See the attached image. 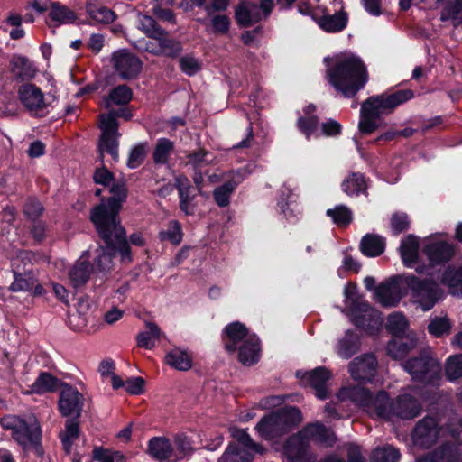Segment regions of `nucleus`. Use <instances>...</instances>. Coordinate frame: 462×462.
<instances>
[{
	"label": "nucleus",
	"mask_w": 462,
	"mask_h": 462,
	"mask_svg": "<svg viewBox=\"0 0 462 462\" xmlns=\"http://www.w3.org/2000/svg\"><path fill=\"white\" fill-rule=\"evenodd\" d=\"M149 454L160 461L172 458L173 447L169 439L162 437L152 438L148 445Z\"/></svg>",
	"instance_id": "35"
},
{
	"label": "nucleus",
	"mask_w": 462,
	"mask_h": 462,
	"mask_svg": "<svg viewBox=\"0 0 462 462\" xmlns=\"http://www.w3.org/2000/svg\"><path fill=\"white\" fill-rule=\"evenodd\" d=\"M109 234L111 236L110 243L102 237L106 244V248L100 247L97 250L98 254L95 260L96 269L100 273L108 272L112 268V258L116 252H119L121 254L122 261L125 262L131 260L129 246L125 237V231L124 230L122 242L117 241L116 237V231L111 225L109 226Z\"/></svg>",
	"instance_id": "14"
},
{
	"label": "nucleus",
	"mask_w": 462,
	"mask_h": 462,
	"mask_svg": "<svg viewBox=\"0 0 462 462\" xmlns=\"http://www.w3.org/2000/svg\"><path fill=\"white\" fill-rule=\"evenodd\" d=\"M325 62L328 82L345 97L355 96L365 85L366 69L358 57L345 53L333 59L325 58Z\"/></svg>",
	"instance_id": "4"
},
{
	"label": "nucleus",
	"mask_w": 462,
	"mask_h": 462,
	"mask_svg": "<svg viewBox=\"0 0 462 462\" xmlns=\"http://www.w3.org/2000/svg\"><path fill=\"white\" fill-rule=\"evenodd\" d=\"M316 107L313 105H309L303 109V116L298 119V127L307 138L311 135H319L318 118L313 115Z\"/></svg>",
	"instance_id": "34"
},
{
	"label": "nucleus",
	"mask_w": 462,
	"mask_h": 462,
	"mask_svg": "<svg viewBox=\"0 0 462 462\" xmlns=\"http://www.w3.org/2000/svg\"><path fill=\"white\" fill-rule=\"evenodd\" d=\"M161 330L153 323H146V329L137 336V344L139 346L152 349L155 346L156 341L160 338Z\"/></svg>",
	"instance_id": "42"
},
{
	"label": "nucleus",
	"mask_w": 462,
	"mask_h": 462,
	"mask_svg": "<svg viewBox=\"0 0 462 462\" xmlns=\"http://www.w3.org/2000/svg\"><path fill=\"white\" fill-rule=\"evenodd\" d=\"M342 189L349 196L359 195L366 189L364 176L360 173H352L342 182Z\"/></svg>",
	"instance_id": "45"
},
{
	"label": "nucleus",
	"mask_w": 462,
	"mask_h": 462,
	"mask_svg": "<svg viewBox=\"0 0 462 462\" xmlns=\"http://www.w3.org/2000/svg\"><path fill=\"white\" fill-rule=\"evenodd\" d=\"M337 399L340 402L349 399L363 407L371 416L391 421L395 419L411 420L421 411L419 401L408 393L391 399L386 392L381 391L373 398L364 387H344L337 393Z\"/></svg>",
	"instance_id": "1"
},
{
	"label": "nucleus",
	"mask_w": 462,
	"mask_h": 462,
	"mask_svg": "<svg viewBox=\"0 0 462 462\" xmlns=\"http://www.w3.org/2000/svg\"><path fill=\"white\" fill-rule=\"evenodd\" d=\"M401 453L392 445L378 447L373 450L371 462H399Z\"/></svg>",
	"instance_id": "44"
},
{
	"label": "nucleus",
	"mask_w": 462,
	"mask_h": 462,
	"mask_svg": "<svg viewBox=\"0 0 462 462\" xmlns=\"http://www.w3.org/2000/svg\"><path fill=\"white\" fill-rule=\"evenodd\" d=\"M111 60L115 71L123 79H134L142 69L141 60L126 50L114 52Z\"/></svg>",
	"instance_id": "19"
},
{
	"label": "nucleus",
	"mask_w": 462,
	"mask_h": 462,
	"mask_svg": "<svg viewBox=\"0 0 462 462\" xmlns=\"http://www.w3.org/2000/svg\"><path fill=\"white\" fill-rule=\"evenodd\" d=\"M10 71L16 79L30 80L38 70L33 62L22 55H14L10 60Z\"/></svg>",
	"instance_id": "28"
},
{
	"label": "nucleus",
	"mask_w": 462,
	"mask_h": 462,
	"mask_svg": "<svg viewBox=\"0 0 462 462\" xmlns=\"http://www.w3.org/2000/svg\"><path fill=\"white\" fill-rule=\"evenodd\" d=\"M28 253L21 252L12 260V271L14 276V282L10 285L13 291H26L34 287L35 280L31 272H21L20 263L27 258Z\"/></svg>",
	"instance_id": "25"
},
{
	"label": "nucleus",
	"mask_w": 462,
	"mask_h": 462,
	"mask_svg": "<svg viewBox=\"0 0 462 462\" xmlns=\"http://www.w3.org/2000/svg\"><path fill=\"white\" fill-rule=\"evenodd\" d=\"M451 323L449 319L444 317H435L430 319L428 325L430 334L436 337H440L450 333Z\"/></svg>",
	"instance_id": "52"
},
{
	"label": "nucleus",
	"mask_w": 462,
	"mask_h": 462,
	"mask_svg": "<svg viewBox=\"0 0 462 462\" xmlns=\"http://www.w3.org/2000/svg\"><path fill=\"white\" fill-rule=\"evenodd\" d=\"M358 337L354 333L347 332L338 343L337 354L347 359L358 350Z\"/></svg>",
	"instance_id": "47"
},
{
	"label": "nucleus",
	"mask_w": 462,
	"mask_h": 462,
	"mask_svg": "<svg viewBox=\"0 0 462 462\" xmlns=\"http://www.w3.org/2000/svg\"><path fill=\"white\" fill-rule=\"evenodd\" d=\"M336 439L334 432L320 422L309 424L286 441L283 448L285 462H312L314 457L309 450L310 442L317 441L325 446H332Z\"/></svg>",
	"instance_id": "6"
},
{
	"label": "nucleus",
	"mask_w": 462,
	"mask_h": 462,
	"mask_svg": "<svg viewBox=\"0 0 462 462\" xmlns=\"http://www.w3.org/2000/svg\"><path fill=\"white\" fill-rule=\"evenodd\" d=\"M273 7V0H262L260 5L253 1L245 0L236 7V18L239 24L250 26L269 16Z\"/></svg>",
	"instance_id": "17"
},
{
	"label": "nucleus",
	"mask_w": 462,
	"mask_h": 462,
	"mask_svg": "<svg viewBox=\"0 0 462 462\" xmlns=\"http://www.w3.org/2000/svg\"><path fill=\"white\" fill-rule=\"evenodd\" d=\"M248 173L245 170L230 172L226 178V182L217 187L213 193L214 199L219 207H226L229 204L230 196Z\"/></svg>",
	"instance_id": "24"
},
{
	"label": "nucleus",
	"mask_w": 462,
	"mask_h": 462,
	"mask_svg": "<svg viewBox=\"0 0 462 462\" xmlns=\"http://www.w3.org/2000/svg\"><path fill=\"white\" fill-rule=\"evenodd\" d=\"M327 215L339 226H345L352 221V212L348 208L343 205L328 209Z\"/></svg>",
	"instance_id": "53"
},
{
	"label": "nucleus",
	"mask_w": 462,
	"mask_h": 462,
	"mask_svg": "<svg viewBox=\"0 0 462 462\" xmlns=\"http://www.w3.org/2000/svg\"><path fill=\"white\" fill-rule=\"evenodd\" d=\"M154 41H159L160 54L173 56L180 51V44L179 42L168 38L165 31L162 30L159 35L153 38Z\"/></svg>",
	"instance_id": "49"
},
{
	"label": "nucleus",
	"mask_w": 462,
	"mask_h": 462,
	"mask_svg": "<svg viewBox=\"0 0 462 462\" xmlns=\"http://www.w3.org/2000/svg\"><path fill=\"white\" fill-rule=\"evenodd\" d=\"M91 269L88 264V251H85L80 258L69 271V278L74 287L84 285L89 279Z\"/></svg>",
	"instance_id": "31"
},
{
	"label": "nucleus",
	"mask_w": 462,
	"mask_h": 462,
	"mask_svg": "<svg viewBox=\"0 0 462 462\" xmlns=\"http://www.w3.org/2000/svg\"><path fill=\"white\" fill-rule=\"evenodd\" d=\"M18 98L30 115L34 116L47 115L51 106V97L45 96L39 87L32 83L19 87Z\"/></svg>",
	"instance_id": "13"
},
{
	"label": "nucleus",
	"mask_w": 462,
	"mask_h": 462,
	"mask_svg": "<svg viewBox=\"0 0 462 462\" xmlns=\"http://www.w3.org/2000/svg\"><path fill=\"white\" fill-rule=\"evenodd\" d=\"M410 220L406 213L396 212L391 217V228L395 235L409 228Z\"/></svg>",
	"instance_id": "60"
},
{
	"label": "nucleus",
	"mask_w": 462,
	"mask_h": 462,
	"mask_svg": "<svg viewBox=\"0 0 462 462\" xmlns=\"http://www.w3.org/2000/svg\"><path fill=\"white\" fill-rule=\"evenodd\" d=\"M442 21L452 20L454 26H462V0L444 8L441 13Z\"/></svg>",
	"instance_id": "55"
},
{
	"label": "nucleus",
	"mask_w": 462,
	"mask_h": 462,
	"mask_svg": "<svg viewBox=\"0 0 462 462\" xmlns=\"http://www.w3.org/2000/svg\"><path fill=\"white\" fill-rule=\"evenodd\" d=\"M405 283L402 276H394L381 283L374 290V300L383 307H394L402 300L403 293L402 283Z\"/></svg>",
	"instance_id": "18"
},
{
	"label": "nucleus",
	"mask_w": 462,
	"mask_h": 462,
	"mask_svg": "<svg viewBox=\"0 0 462 462\" xmlns=\"http://www.w3.org/2000/svg\"><path fill=\"white\" fill-rule=\"evenodd\" d=\"M93 457L99 462H122L124 460V456L120 452L100 448L94 449Z\"/></svg>",
	"instance_id": "58"
},
{
	"label": "nucleus",
	"mask_w": 462,
	"mask_h": 462,
	"mask_svg": "<svg viewBox=\"0 0 462 462\" xmlns=\"http://www.w3.org/2000/svg\"><path fill=\"white\" fill-rule=\"evenodd\" d=\"M376 370L377 360L372 354L357 356L349 364V373L352 378L359 383L370 382Z\"/></svg>",
	"instance_id": "22"
},
{
	"label": "nucleus",
	"mask_w": 462,
	"mask_h": 462,
	"mask_svg": "<svg viewBox=\"0 0 462 462\" xmlns=\"http://www.w3.org/2000/svg\"><path fill=\"white\" fill-rule=\"evenodd\" d=\"M450 437L459 444H462V420L454 418L448 426Z\"/></svg>",
	"instance_id": "64"
},
{
	"label": "nucleus",
	"mask_w": 462,
	"mask_h": 462,
	"mask_svg": "<svg viewBox=\"0 0 462 462\" xmlns=\"http://www.w3.org/2000/svg\"><path fill=\"white\" fill-rule=\"evenodd\" d=\"M445 432L435 418L428 416L418 421L412 431L411 439L415 446L429 448L443 437Z\"/></svg>",
	"instance_id": "16"
},
{
	"label": "nucleus",
	"mask_w": 462,
	"mask_h": 462,
	"mask_svg": "<svg viewBox=\"0 0 462 462\" xmlns=\"http://www.w3.org/2000/svg\"><path fill=\"white\" fill-rule=\"evenodd\" d=\"M144 380L142 377H133L125 382V391L131 394L138 395L143 393Z\"/></svg>",
	"instance_id": "63"
},
{
	"label": "nucleus",
	"mask_w": 462,
	"mask_h": 462,
	"mask_svg": "<svg viewBox=\"0 0 462 462\" xmlns=\"http://www.w3.org/2000/svg\"><path fill=\"white\" fill-rule=\"evenodd\" d=\"M79 423L75 420H67L65 430L60 433V439L66 453L71 452L74 441L79 438Z\"/></svg>",
	"instance_id": "46"
},
{
	"label": "nucleus",
	"mask_w": 462,
	"mask_h": 462,
	"mask_svg": "<svg viewBox=\"0 0 462 462\" xmlns=\"http://www.w3.org/2000/svg\"><path fill=\"white\" fill-rule=\"evenodd\" d=\"M173 150V143L166 138L158 140L154 152L153 160L155 163L164 164L168 162V158Z\"/></svg>",
	"instance_id": "54"
},
{
	"label": "nucleus",
	"mask_w": 462,
	"mask_h": 462,
	"mask_svg": "<svg viewBox=\"0 0 462 462\" xmlns=\"http://www.w3.org/2000/svg\"><path fill=\"white\" fill-rule=\"evenodd\" d=\"M3 429L10 430L13 439L24 448L37 447L41 440V427L33 415L19 417L6 415L0 420Z\"/></svg>",
	"instance_id": "9"
},
{
	"label": "nucleus",
	"mask_w": 462,
	"mask_h": 462,
	"mask_svg": "<svg viewBox=\"0 0 462 462\" xmlns=\"http://www.w3.org/2000/svg\"><path fill=\"white\" fill-rule=\"evenodd\" d=\"M138 28L149 38L152 39L156 35H159L162 31L151 16L143 14H139L138 16Z\"/></svg>",
	"instance_id": "56"
},
{
	"label": "nucleus",
	"mask_w": 462,
	"mask_h": 462,
	"mask_svg": "<svg viewBox=\"0 0 462 462\" xmlns=\"http://www.w3.org/2000/svg\"><path fill=\"white\" fill-rule=\"evenodd\" d=\"M362 253L369 257L382 254L385 248V240L383 236L374 234L365 235L360 243Z\"/></svg>",
	"instance_id": "36"
},
{
	"label": "nucleus",
	"mask_w": 462,
	"mask_h": 462,
	"mask_svg": "<svg viewBox=\"0 0 462 462\" xmlns=\"http://www.w3.org/2000/svg\"><path fill=\"white\" fill-rule=\"evenodd\" d=\"M86 12L91 23L95 24H108L116 18L114 11L102 5L98 0H87Z\"/></svg>",
	"instance_id": "30"
},
{
	"label": "nucleus",
	"mask_w": 462,
	"mask_h": 462,
	"mask_svg": "<svg viewBox=\"0 0 462 462\" xmlns=\"http://www.w3.org/2000/svg\"><path fill=\"white\" fill-rule=\"evenodd\" d=\"M413 97L409 89L383 93L367 98L361 106L358 127L363 134H371L383 125V116Z\"/></svg>",
	"instance_id": "5"
},
{
	"label": "nucleus",
	"mask_w": 462,
	"mask_h": 462,
	"mask_svg": "<svg viewBox=\"0 0 462 462\" xmlns=\"http://www.w3.org/2000/svg\"><path fill=\"white\" fill-rule=\"evenodd\" d=\"M347 17L343 12L323 15L318 21L319 26L328 32H340L345 29Z\"/></svg>",
	"instance_id": "37"
},
{
	"label": "nucleus",
	"mask_w": 462,
	"mask_h": 462,
	"mask_svg": "<svg viewBox=\"0 0 462 462\" xmlns=\"http://www.w3.org/2000/svg\"><path fill=\"white\" fill-rule=\"evenodd\" d=\"M181 70L189 76L195 75L201 69V62L191 55H185L180 60Z\"/></svg>",
	"instance_id": "59"
},
{
	"label": "nucleus",
	"mask_w": 462,
	"mask_h": 462,
	"mask_svg": "<svg viewBox=\"0 0 462 462\" xmlns=\"http://www.w3.org/2000/svg\"><path fill=\"white\" fill-rule=\"evenodd\" d=\"M405 283L411 291V298L422 310H430L439 300V289L436 282L420 281L411 275L405 277Z\"/></svg>",
	"instance_id": "15"
},
{
	"label": "nucleus",
	"mask_w": 462,
	"mask_h": 462,
	"mask_svg": "<svg viewBox=\"0 0 462 462\" xmlns=\"http://www.w3.org/2000/svg\"><path fill=\"white\" fill-rule=\"evenodd\" d=\"M160 236L162 240H169L174 245L180 244L182 239L180 224L177 221H171L168 229L162 231Z\"/></svg>",
	"instance_id": "57"
},
{
	"label": "nucleus",
	"mask_w": 462,
	"mask_h": 462,
	"mask_svg": "<svg viewBox=\"0 0 462 462\" xmlns=\"http://www.w3.org/2000/svg\"><path fill=\"white\" fill-rule=\"evenodd\" d=\"M49 15L51 20L63 24L73 23L78 19L74 11L60 3L51 5Z\"/></svg>",
	"instance_id": "41"
},
{
	"label": "nucleus",
	"mask_w": 462,
	"mask_h": 462,
	"mask_svg": "<svg viewBox=\"0 0 462 462\" xmlns=\"http://www.w3.org/2000/svg\"><path fill=\"white\" fill-rule=\"evenodd\" d=\"M459 457L460 452L457 447L445 444L417 458L416 462H457Z\"/></svg>",
	"instance_id": "32"
},
{
	"label": "nucleus",
	"mask_w": 462,
	"mask_h": 462,
	"mask_svg": "<svg viewBox=\"0 0 462 462\" xmlns=\"http://www.w3.org/2000/svg\"><path fill=\"white\" fill-rule=\"evenodd\" d=\"M417 346V338L415 335L409 332L405 336L397 337L391 340L387 345L388 355L395 359H402L408 353Z\"/></svg>",
	"instance_id": "27"
},
{
	"label": "nucleus",
	"mask_w": 462,
	"mask_h": 462,
	"mask_svg": "<svg viewBox=\"0 0 462 462\" xmlns=\"http://www.w3.org/2000/svg\"><path fill=\"white\" fill-rule=\"evenodd\" d=\"M229 432L231 437L236 439V442H232L231 444H237L242 449H246L254 453L262 452V448L253 441L245 430L230 427Z\"/></svg>",
	"instance_id": "39"
},
{
	"label": "nucleus",
	"mask_w": 462,
	"mask_h": 462,
	"mask_svg": "<svg viewBox=\"0 0 462 462\" xmlns=\"http://www.w3.org/2000/svg\"><path fill=\"white\" fill-rule=\"evenodd\" d=\"M83 396L74 387L64 385L60 391L59 408L63 416L79 417L83 406Z\"/></svg>",
	"instance_id": "23"
},
{
	"label": "nucleus",
	"mask_w": 462,
	"mask_h": 462,
	"mask_svg": "<svg viewBox=\"0 0 462 462\" xmlns=\"http://www.w3.org/2000/svg\"><path fill=\"white\" fill-rule=\"evenodd\" d=\"M145 146L139 144L134 146L129 153L127 160V166L131 169H135L142 164L145 157Z\"/></svg>",
	"instance_id": "61"
},
{
	"label": "nucleus",
	"mask_w": 462,
	"mask_h": 462,
	"mask_svg": "<svg viewBox=\"0 0 462 462\" xmlns=\"http://www.w3.org/2000/svg\"><path fill=\"white\" fill-rule=\"evenodd\" d=\"M386 328L396 337H402L408 334L409 322L402 313L393 312L387 319Z\"/></svg>",
	"instance_id": "40"
},
{
	"label": "nucleus",
	"mask_w": 462,
	"mask_h": 462,
	"mask_svg": "<svg viewBox=\"0 0 462 462\" xmlns=\"http://www.w3.org/2000/svg\"><path fill=\"white\" fill-rule=\"evenodd\" d=\"M117 116H124L126 119L130 118V115L124 110L118 113L110 112L107 115L100 116L99 127L102 134L98 143L99 158L103 162L105 152L111 155L115 162L118 161V137L120 134L117 132L118 125L116 122Z\"/></svg>",
	"instance_id": "11"
},
{
	"label": "nucleus",
	"mask_w": 462,
	"mask_h": 462,
	"mask_svg": "<svg viewBox=\"0 0 462 462\" xmlns=\"http://www.w3.org/2000/svg\"><path fill=\"white\" fill-rule=\"evenodd\" d=\"M175 185L179 191L180 209L187 215L192 214L194 209L192 202L196 197V192L190 186L189 180L183 175L177 176Z\"/></svg>",
	"instance_id": "29"
},
{
	"label": "nucleus",
	"mask_w": 462,
	"mask_h": 462,
	"mask_svg": "<svg viewBox=\"0 0 462 462\" xmlns=\"http://www.w3.org/2000/svg\"><path fill=\"white\" fill-rule=\"evenodd\" d=\"M94 180L97 183L109 187L112 196L107 202H102L92 209L91 220L101 237L110 243L109 226L111 225L116 231L117 241L122 242L124 228L120 225L118 213L122 204L126 199V189L125 184L121 181L116 182L113 174L104 166L97 169Z\"/></svg>",
	"instance_id": "2"
},
{
	"label": "nucleus",
	"mask_w": 462,
	"mask_h": 462,
	"mask_svg": "<svg viewBox=\"0 0 462 462\" xmlns=\"http://www.w3.org/2000/svg\"><path fill=\"white\" fill-rule=\"evenodd\" d=\"M445 373L451 382L462 377V354L451 356L447 359Z\"/></svg>",
	"instance_id": "51"
},
{
	"label": "nucleus",
	"mask_w": 462,
	"mask_h": 462,
	"mask_svg": "<svg viewBox=\"0 0 462 462\" xmlns=\"http://www.w3.org/2000/svg\"><path fill=\"white\" fill-rule=\"evenodd\" d=\"M302 420L300 411L296 407H285L263 417L256 425L258 434L271 440L286 432L291 426Z\"/></svg>",
	"instance_id": "10"
},
{
	"label": "nucleus",
	"mask_w": 462,
	"mask_h": 462,
	"mask_svg": "<svg viewBox=\"0 0 462 462\" xmlns=\"http://www.w3.org/2000/svg\"><path fill=\"white\" fill-rule=\"evenodd\" d=\"M420 243L419 238L413 235L405 236L400 245V254L403 264L408 268L414 269L418 273L432 275L433 273L425 270L424 265L420 264L419 258Z\"/></svg>",
	"instance_id": "21"
},
{
	"label": "nucleus",
	"mask_w": 462,
	"mask_h": 462,
	"mask_svg": "<svg viewBox=\"0 0 462 462\" xmlns=\"http://www.w3.org/2000/svg\"><path fill=\"white\" fill-rule=\"evenodd\" d=\"M192 356L180 347L171 349L165 356L167 365L179 371H188L192 366Z\"/></svg>",
	"instance_id": "33"
},
{
	"label": "nucleus",
	"mask_w": 462,
	"mask_h": 462,
	"mask_svg": "<svg viewBox=\"0 0 462 462\" xmlns=\"http://www.w3.org/2000/svg\"><path fill=\"white\" fill-rule=\"evenodd\" d=\"M402 365L414 381L430 383L440 377L441 365L431 356L430 350L423 351L419 358L409 359Z\"/></svg>",
	"instance_id": "12"
},
{
	"label": "nucleus",
	"mask_w": 462,
	"mask_h": 462,
	"mask_svg": "<svg viewBox=\"0 0 462 462\" xmlns=\"http://www.w3.org/2000/svg\"><path fill=\"white\" fill-rule=\"evenodd\" d=\"M344 294L352 322L370 334L374 333L382 326L381 314L367 302L359 299L356 284L347 283L345 286Z\"/></svg>",
	"instance_id": "8"
},
{
	"label": "nucleus",
	"mask_w": 462,
	"mask_h": 462,
	"mask_svg": "<svg viewBox=\"0 0 462 462\" xmlns=\"http://www.w3.org/2000/svg\"><path fill=\"white\" fill-rule=\"evenodd\" d=\"M422 251L429 261L425 270L432 272L431 278L448 285L452 295L462 297V266L457 269L448 267L439 275L440 266L448 262L455 254V248L442 235H434L427 238Z\"/></svg>",
	"instance_id": "3"
},
{
	"label": "nucleus",
	"mask_w": 462,
	"mask_h": 462,
	"mask_svg": "<svg viewBox=\"0 0 462 462\" xmlns=\"http://www.w3.org/2000/svg\"><path fill=\"white\" fill-rule=\"evenodd\" d=\"M131 98V89L125 85H121L110 92L108 97L105 99V106L106 107H110L112 105H125L127 104Z\"/></svg>",
	"instance_id": "48"
},
{
	"label": "nucleus",
	"mask_w": 462,
	"mask_h": 462,
	"mask_svg": "<svg viewBox=\"0 0 462 462\" xmlns=\"http://www.w3.org/2000/svg\"><path fill=\"white\" fill-rule=\"evenodd\" d=\"M193 451L190 440L182 434L174 437L172 458L179 460L189 456Z\"/></svg>",
	"instance_id": "50"
},
{
	"label": "nucleus",
	"mask_w": 462,
	"mask_h": 462,
	"mask_svg": "<svg viewBox=\"0 0 462 462\" xmlns=\"http://www.w3.org/2000/svg\"><path fill=\"white\" fill-rule=\"evenodd\" d=\"M225 347L229 352H237L238 360L250 366L257 363L261 356L259 338L250 333L240 322H233L224 329Z\"/></svg>",
	"instance_id": "7"
},
{
	"label": "nucleus",
	"mask_w": 462,
	"mask_h": 462,
	"mask_svg": "<svg viewBox=\"0 0 462 462\" xmlns=\"http://www.w3.org/2000/svg\"><path fill=\"white\" fill-rule=\"evenodd\" d=\"M254 454L242 449L237 444H229L218 462H252Z\"/></svg>",
	"instance_id": "38"
},
{
	"label": "nucleus",
	"mask_w": 462,
	"mask_h": 462,
	"mask_svg": "<svg viewBox=\"0 0 462 462\" xmlns=\"http://www.w3.org/2000/svg\"><path fill=\"white\" fill-rule=\"evenodd\" d=\"M214 161V154L203 148L189 152L187 154L186 163L194 171L193 181L199 193H201L203 176L208 173L207 167L211 165Z\"/></svg>",
	"instance_id": "20"
},
{
	"label": "nucleus",
	"mask_w": 462,
	"mask_h": 462,
	"mask_svg": "<svg viewBox=\"0 0 462 462\" xmlns=\"http://www.w3.org/2000/svg\"><path fill=\"white\" fill-rule=\"evenodd\" d=\"M211 23L215 32L223 34L228 31L230 20L226 15L218 14L212 17Z\"/></svg>",
	"instance_id": "62"
},
{
	"label": "nucleus",
	"mask_w": 462,
	"mask_h": 462,
	"mask_svg": "<svg viewBox=\"0 0 462 462\" xmlns=\"http://www.w3.org/2000/svg\"><path fill=\"white\" fill-rule=\"evenodd\" d=\"M59 387V380L48 373H42L31 386L30 393H44L55 391Z\"/></svg>",
	"instance_id": "43"
},
{
	"label": "nucleus",
	"mask_w": 462,
	"mask_h": 462,
	"mask_svg": "<svg viewBox=\"0 0 462 462\" xmlns=\"http://www.w3.org/2000/svg\"><path fill=\"white\" fill-rule=\"evenodd\" d=\"M297 376L302 379L303 383H309L316 391V396L324 400L328 396L326 383L329 380L330 372L325 367H318L312 371L301 374L297 372Z\"/></svg>",
	"instance_id": "26"
}]
</instances>
